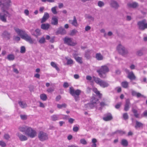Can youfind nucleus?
I'll list each match as a JSON object with an SVG mask.
<instances>
[{
    "label": "nucleus",
    "mask_w": 147,
    "mask_h": 147,
    "mask_svg": "<svg viewBox=\"0 0 147 147\" xmlns=\"http://www.w3.org/2000/svg\"><path fill=\"white\" fill-rule=\"evenodd\" d=\"M10 2V0H1V2L0 3V6L2 10V12L0 13V18L3 22H6L7 16H10L9 14L5 9L8 7Z\"/></svg>",
    "instance_id": "nucleus-1"
},
{
    "label": "nucleus",
    "mask_w": 147,
    "mask_h": 147,
    "mask_svg": "<svg viewBox=\"0 0 147 147\" xmlns=\"http://www.w3.org/2000/svg\"><path fill=\"white\" fill-rule=\"evenodd\" d=\"M99 105L101 107H103L105 105V104L103 102L99 103V101L98 99L93 97L91 98L90 102L85 105V107L88 109H91L95 107H97V106Z\"/></svg>",
    "instance_id": "nucleus-2"
},
{
    "label": "nucleus",
    "mask_w": 147,
    "mask_h": 147,
    "mask_svg": "<svg viewBox=\"0 0 147 147\" xmlns=\"http://www.w3.org/2000/svg\"><path fill=\"white\" fill-rule=\"evenodd\" d=\"M109 70L108 67L104 65L102 66L101 68L97 70L98 73L100 77L102 78H104L106 77V74L109 71Z\"/></svg>",
    "instance_id": "nucleus-3"
},
{
    "label": "nucleus",
    "mask_w": 147,
    "mask_h": 147,
    "mask_svg": "<svg viewBox=\"0 0 147 147\" xmlns=\"http://www.w3.org/2000/svg\"><path fill=\"white\" fill-rule=\"evenodd\" d=\"M25 134L28 137L31 138L35 137L37 134L36 131L30 127H28L26 131Z\"/></svg>",
    "instance_id": "nucleus-4"
},
{
    "label": "nucleus",
    "mask_w": 147,
    "mask_h": 147,
    "mask_svg": "<svg viewBox=\"0 0 147 147\" xmlns=\"http://www.w3.org/2000/svg\"><path fill=\"white\" fill-rule=\"evenodd\" d=\"M95 82L101 87L105 88L108 86L109 84L107 82L101 80L98 78H95L94 79Z\"/></svg>",
    "instance_id": "nucleus-5"
},
{
    "label": "nucleus",
    "mask_w": 147,
    "mask_h": 147,
    "mask_svg": "<svg viewBox=\"0 0 147 147\" xmlns=\"http://www.w3.org/2000/svg\"><path fill=\"white\" fill-rule=\"evenodd\" d=\"M118 52L123 56H125L128 53L127 50L121 44H119L117 47Z\"/></svg>",
    "instance_id": "nucleus-6"
},
{
    "label": "nucleus",
    "mask_w": 147,
    "mask_h": 147,
    "mask_svg": "<svg viewBox=\"0 0 147 147\" xmlns=\"http://www.w3.org/2000/svg\"><path fill=\"white\" fill-rule=\"evenodd\" d=\"M38 137L41 141H44L48 138V135L45 132L42 131H40L38 134Z\"/></svg>",
    "instance_id": "nucleus-7"
},
{
    "label": "nucleus",
    "mask_w": 147,
    "mask_h": 147,
    "mask_svg": "<svg viewBox=\"0 0 147 147\" xmlns=\"http://www.w3.org/2000/svg\"><path fill=\"white\" fill-rule=\"evenodd\" d=\"M138 25L140 30H144L147 28V22L145 20L138 22Z\"/></svg>",
    "instance_id": "nucleus-8"
},
{
    "label": "nucleus",
    "mask_w": 147,
    "mask_h": 147,
    "mask_svg": "<svg viewBox=\"0 0 147 147\" xmlns=\"http://www.w3.org/2000/svg\"><path fill=\"white\" fill-rule=\"evenodd\" d=\"M63 40L65 44L69 46H74L77 44L76 42H74L73 41V39L71 38L66 37Z\"/></svg>",
    "instance_id": "nucleus-9"
},
{
    "label": "nucleus",
    "mask_w": 147,
    "mask_h": 147,
    "mask_svg": "<svg viewBox=\"0 0 147 147\" xmlns=\"http://www.w3.org/2000/svg\"><path fill=\"white\" fill-rule=\"evenodd\" d=\"M22 38L28 42L30 44L35 43H34L35 40L34 39H32L31 37L27 34H25L22 37Z\"/></svg>",
    "instance_id": "nucleus-10"
},
{
    "label": "nucleus",
    "mask_w": 147,
    "mask_h": 147,
    "mask_svg": "<svg viewBox=\"0 0 147 147\" xmlns=\"http://www.w3.org/2000/svg\"><path fill=\"white\" fill-rule=\"evenodd\" d=\"M69 92L72 96L79 95L81 91L79 89L75 90L72 87H71L69 88Z\"/></svg>",
    "instance_id": "nucleus-11"
},
{
    "label": "nucleus",
    "mask_w": 147,
    "mask_h": 147,
    "mask_svg": "<svg viewBox=\"0 0 147 147\" xmlns=\"http://www.w3.org/2000/svg\"><path fill=\"white\" fill-rule=\"evenodd\" d=\"M61 115L64 117H63V119L66 118L67 117V116L66 115H54L51 116V119L52 121H55L59 119H61V118H60V117Z\"/></svg>",
    "instance_id": "nucleus-12"
},
{
    "label": "nucleus",
    "mask_w": 147,
    "mask_h": 147,
    "mask_svg": "<svg viewBox=\"0 0 147 147\" xmlns=\"http://www.w3.org/2000/svg\"><path fill=\"white\" fill-rule=\"evenodd\" d=\"M14 29L18 35L20 36L22 38V37L25 34L24 31L20 29L17 28H15Z\"/></svg>",
    "instance_id": "nucleus-13"
},
{
    "label": "nucleus",
    "mask_w": 147,
    "mask_h": 147,
    "mask_svg": "<svg viewBox=\"0 0 147 147\" xmlns=\"http://www.w3.org/2000/svg\"><path fill=\"white\" fill-rule=\"evenodd\" d=\"M125 71L128 74V78L131 80H135L136 79V77L132 71L129 72V71L128 69H126Z\"/></svg>",
    "instance_id": "nucleus-14"
},
{
    "label": "nucleus",
    "mask_w": 147,
    "mask_h": 147,
    "mask_svg": "<svg viewBox=\"0 0 147 147\" xmlns=\"http://www.w3.org/2000/svg\"><path fill=\"white\" fill-rule=\"evenodd\" d=\"M2 37L7 39H9L11 37V34L7 31H4L1 35Z\"/></svg>",
    "instance_id": "nucleus-15"
},
{
    "label": "nucleus",
    "mask_w": 147,
    "mask_h": 147,
    "mask_svg": "<svg viewBox=\"0 0 147 147\" xmlns=\"http://www.w3.org/2000/svg\"><path fill=\"white\" fill-rule=\"evenodd\" d=\"M20 140L22 141L27 140H28V137L26 136L23 135L20 133H18L16 134Z\"/></svg>",
    "instance_id": "nucleus-16"
},
{
    "label": "nucleus",
    "mask_w": 147,
    "mask_h": 147,
    "mask_svg": "<svg viewBox=\"0 0 147 147\" xmlns=\"http://www.w3.org/2000/svg\"><path fill=\"white\" fill-rule=\"evenodd\" d=\"M69 23L71 24L73 26L77 27L78 26V24L77 22V20L75 16L74 17L73 20H69Z\"/></svg>",
    "instance_id": "nucleus-17"
},
{
    "label": "nucleus",
    "mask_w": 147,
    "mask_h": 147,
    "mask_svg": "<svg viewBox=\"0 0 147 147\" xmlns=\"http://www.w3.org/2000/svg\"><path fill=\"white\" fill-rule=\"evenodd\" d=\"M130 102L129 99H127L126 100L125 104V105L124 110L125 111H128L129 108Z\"/></svg>",
    "instance_id": "nucleus-18"
},
{
    "label": "nucleus",
    "mask_w": 147,
    "mask_h": 147,
    "mask_svg": "<svg viewBox=\"0 0 147 147\" xmlns=\"http://www.w3.org/2000/svg\"><path fill=\"white\" fill-rule=\"evenodd\" d=\"M131 93L132 96H136L138 98H139L141 97H143L144 96L143 95H142L140 93L137 92L133 90H131Z\"/></svg>",
    "instance_id": "nucleus-19"
},
{
    "label": "nucleus",
    "mask_w": 147,
    "mask_h": 147,
    "mask_svg": "<svg viewBox=\"0 0 147 147\" xmlns=\"http://www.w3.org/2000/svg\"><path fill=\"white\" fill-rule=\"evenodd\" d=\"M50 26V25L49 24H41V28L43 30H47L49 28Z\"/></svg>",
    "instance_id": "nucleus-20"
},
{
    "label": "nucleus",
    "mask_w": 147,
    "mask_h": 147,
    "mask_svg": "<svg viewBox=\"0 0 147 147\" xmlns=\"http://www.w3.org/2000/svg\"><path fill=\"white\" fill-rule=\"evenodd\" d=\"M112 119V117L110 113H108L105 115V117H103V119L105 121H109Z\"/></svg>",
    "instance_id": "nucleus-21"
},
{
    "label": "nucleus",
    "mask_w": 147,
    "mask_h": 147,
    "mask_svg": "<svg viewBox=\"0 0 147 147\" xmlns=\"http://www.w3.org/2000/svg\"><path fill=\"white\" fill-rule=\"evenodd\" d=\"M49 17V14L47 13H45L42 18L41 22L42 23L45 22Z\"/></svg>",
    "instance_id": "nucleus-22"
},
{
    "label": "nucleus",
    "mask_w": 147,
    "mask_h": 147,
    "mask_svg": "<svg viewBox=\"0 0 147 147\" xmlns=\"http://www.w3.org/2000/svg\"><path fill=\"white\" fill-rule=\"evenodd\" d=\"M51 24L54 25H57L58 24V18L57 17L54 16L52 17Z\"/></svg>",
    "instance_id": "nucleus-23"
},
{
    "label": "nucleus",
    "mask_w": 147,
    "mask_h": 147,
    "mask_svg": "<svg viewBox=\"0 0 147 147\" xmlns=\"http://www.w3.org/2000/svg\"><path fill=\"white\" fill-rule=\"evenodd\" d=\"M138 5V3L136 2L129 3L127 4L129 7L134 8L136 7Z\"/></svg>",
    "instance_id": "nucleus-24"
},
{
    "label": "nucleus",
    "mask_w": 147,
    "mask_h": 147,
    "mask_svg": "<svg viewBox=\"0 0 147 147\" xmlns=\"http://www.w3.org/2000/svg\"><path fill=\"white\" fill-rule=\"evenodd\" d=\"M110 5L111 6L115 8H117L119 7L118 3L116 1H111Z\"/></svg>",
    "instance_id": "nucleus-25"
},
{
    "label": "nucleus",
    "mask_w": 147,
    "mask_h": 147,
    "mask_svg": "<svg viewBox=\"0 0 147 147\" xmlns=\"http://www.w3.org/2000/svg\"><path fill=\"white\" fill-rule=\"evenodd\" d=\"M28 127V126H21L19 127L18 129L20 131L25 133Z\"/></svg>",
    "instance_id": "nucleus-26"
},
{
    "label": "nucleus",
    "mask_w": 147,
    "mask_h": 147,
    "mask_svg": "<svg viewBox=\"0 0 147 147\" xmlns=\"http://www.w3.org/2000/svg\"><path fill=\"white\" fill-rule=\"evenodd\" d=\"M93 91L96 94V95L100 98H101L102 94H100L96 88H93Z\"/></svg>",
    "instance_id": "nucleus-27"
},
{
    "label": "nucleus",
    "mask_w": 147,
    "mask_h": 147,
    "mask_svg": "<svg viewBox=\"0 0 147 147\" xmlns=\"http://www.w3.org/2000/svg\"><path fill=\"white\" fill-rule=\"evenodd\" d=\"M92 51L91 50H88L86 52L85 56L86 58L88 59H89L90 58V55L92 53Z\"/></svg>",
    "instance_id": "nucleus-28"
},
{
    "label": "nucleus",
    "mask_w": 147,
    "mask_h": 147,
    "mask_svg": "<svg viewBox=\"0 0 147 147\" xmlns=\"http://www.w3.org/2000/svg\"><path fill=\"white\" fill-rule=\"evenodd\" d=\"M18 103L21 107L22 108H26L27 107V104L24 102L20 101L18 102Z\"/></svg>",
    "instance_id": "nucleus-29"
},
{
    "label": "nucleus",
    "mask_w": 147,
    "mask_h": 147,
    "mask_svg": "<svg viewBox=\"0 0 147 147\" xmlns=\"http://www.w3.org/2000/svg\"><path fill=\"white\" fill-rule=\"evenodd\" d=\"M96 57L98 60H101L103 59V56L100 53H97L96 54Z\"/></svg>",
    "instance_id": "nucleus-30"
},
{
    "label": "nucleus",
    "mask_w": 147,
    "mask_h": 147,
    "mask_svg": "<svg viewBox=\"0 0 147 147\" xmlns=\"http://www.w3.org/2000/svg\"><path fill=\"white\" fill-rule=\"evenodd\" d=\"M121 145L124 146H127L128 144L127 141L124 139L121 140Z\"/></svg>",
    "instance_id": "nucleus-31"
},
{
    "label": "nucleus",
    "mask_w": 147,
    "mask_h": 147,
    "mask_svg": "<svg viewBox=\"0 0 147 147\" xmlns=\"http://www.w3.org/2000/svg\"><path fill=\"white\" fill-rule=\"evenodd\" d=\"M51 65L52 67L55 68L57 71H59V68L57 67V64L55 63L51 62Z\"/></svg>",
    "instance_id": "nucleus-32"
},
{
    "label": "nucleus",
    "mask_w": 147,
    "mask_h": 147,
    "mask_svg": "<svg viewBox=\"0 0 147 147\" xmlns=\"http://www.w3.org/2000/svg\"><path fill=\"white\" fill-rule=\"evenodd\" d=\"M35 32L36 34H33V35L35 36H40L41 34L40 30L39 29H36L35 30Z\"/></svg>",
    "instance_id": "nucleus-33"
},
{
    "label": "nucleus",
    "mask_w": 147,
    "mask_h": 147,
    "mask_svg": "<svg viewBox=\"0 0 147 147\" xmlns=\"http://www.w3.org/2000/svg\"><path fill=\"white\" fill-rule=\"evenodd\" d=\"M7 59L10 61H12L14 59V56L13 55L9 54L8 55Z\"/></svg>",
    "instance_id": "nucleus-34"
},
{
    "label": "nucleus",
    "mask_w": 147,
    "mask_h": 147,
    "mask_svg": "<svg viewBox=\"0 0 147 147\" xmlns=\"http://www.w3.org/2000/svg\"><path fill=\"white\" fill-rule=\"evenodd\" d=\"M66 105L65 103H64L62 104H57V107L59 109H60L63 108H65L66 107Z\"/></svg>",
    "instance_id": "nucleus-35"
},
{
    "label": "nucleus",
    "mask_w": 147,
    "mask_h": 147,
    "mask_svg": "<svg viewBox=\"0 0 147 147\" xmlns=\"http://www.w3.org/2000/svg\"><path fill=\"white\" fill-rule=\"evenodd\" d=\"M40 97V99L43 100H46L47 99V95L45 94H41Z\"/></svg>",
    "instance_id": "nucleus-36"
},
{
    "label": "nucleus",
    "mask_w": 147,
    "mask_h": 147,
    "mask_svg": "<svg viewBox=\"0 0 147 147\" xmlns=\"http://www.w3.org/2000/svg\"><path fill=\"white\" fill-rule=\"evenodd\" d=\"M59 32L61 34H65L66 33V30L62 28H59Z\"/></svg>",
    "instance_id": "nucleus-37"
},
{
    "label": "nucleus",
    "mask_w": 147,
    "mask_h": 147,
    "mask_svg": "<svg viewBox=\"0 0 147 147\" xmlns=\"http://www.w3.org/2000/svg\"><path fill=\"white\" fill-rule=\"evenodd\" d=\"M57 7V6H55L51 8V11L52 13L54 14L57 13V12L56 11V9Z\"/></svg>",
    "instance_id": "nucleus-38"
},
{
    "label": "nucleus",
    "mask_w": 147,
    "mask_h": 147,
    "mask_svg": "<svg viewBox=\"0 0 147 147\" xmlns=\"http://www.w3.org/2000/svg\"><path fill=\"white\" fill-rule=\"evenodd\" d=\"M45 42V38L43 37H41L38 41L39 42L40 44L44 43Z\"/></svg>",
    "instance_id": "nucleus-39"
},
{
    "label": "nucleus",
    "mask_w": 147,
    "mask_h": 147,
    "mask_svg": "<svg viewBox=\"0 0 147 147\" xmlns=\"http://www.w3.org/2000/svg\"><path fill=\"white\" fill-rule=\"evenodd\" d=\"M65 59L67 61V64H71L73 63V61L71 59H68L67 57Z\"/></svg>",
    "instance_id": "nucleus-40"
},
{
    "label": "nucleus",
    "mask_w": 147,
    "mask_h": 147,
    "mask_svg": "<svg viewBox=\"0 0 147 147\" xmlns=\"http://www.w3.org/2000/svg\"><path fill=\"white\" fill-rule=\"evenodd\" d=\"M128 84V83L126 81L123 82L121 83V85L123 87L125 88H126L127 87Z\"/></svg>",
    "instance_id": "nucleus-41"
},
{
    "label": "nucleus",
    "mask_w": 147,
    "mask_h": 147,
    "mask_svg": "<svg viewBox=\"0 0 147 147\" xmlns=\"http://www.w3.org/2000/svg\"><path fill=\"white\" fill-rule=\"evenodd\" d=\"M143 125V124L141 123L138 122V121H136L135 127L137 128V127H142Z\"/></svg>",
    "instance_id": "nucleus-42"
},
{
    "label": "nucleus",
    "mask_w": 147,
    "mask_h": 147,
    "mask_svg": "<svg viewBox=\"0 0 147 147\" xmlns=\"http://www.w3.org/2000/svg\"><path fill=\"white\" fill-rule=\"evenodd\" d=\"M75 59L77 61L80 63H82V58L80 57H75Z\"/></svg>",
    "instance_id": "nucleus-43"
},
{
    "label": "nucleus",
    "mask_w": 147,
    "mask_h": 147,
    "mask_svg": "<svg viewBox=\"0 0 147 147\" xmlns=\"http://www.w3.org/2000/svg\"><path fill=\"white\" fill-rule=\"evenodd\" d=\"M0 146L2 147H5L6 146V144L3 141L0 140Z\"/></svg>",
    "instance_id": "nucleus-44"
},
{
    "label": "nucleus",
    "mask_w": 147,
    "mask_h": 147,
    "mask_svg": "<svg viewBox=\"0 0 147 147\" xmlns=\"http://www.w3.org/2000/svg\"><path fill=\"white\" fill-rule=\"evenodd\" d=\"M132 111L133 113H134V116L137 118H138L139 117V115L137 113V111L135 109H133L132 110Z\"/></svg>",
    "instance_id": "nucleus-45"
},
{
    "label": "nucleus",
    "mask_w": 147,
    "mask_h": 147,
    "mask_svg": "<svg viewBox=\"0 0 147 147\" xmlns=\"http://www.w3.org/2000/svg\"><path fill=\"white\" fill-rule=\"evenodd\" d=\"M80 142L81 143L84 145L86 144L87 142L86 140L84 139H82L80 140Z\"/></svg>",
    "instance_id": "nucleus-46"
},
{
    "label": "nucleus",
    "mask_w": 147,
    "mask_h": 147,
    "mask_svg": "<svg viewBox=\"0 0 147 147\" xmlns=\"http://www.w3.org/2000/svg\"><path fill=\"white\" fill-rule=\"evenodd\" d=\"M77 32V31L76 30H72L70 33V35L71 36L74 35L76 34Z\"/></svg>",
    "instance_id": "nucleus-47"
},
{
    "label": "nucleus",
    "mask_w": 147,
    "mask_h": 147,
    "mask_svg": "<svg viewBox=\"0 0 147 147\" xmlns=\"http://www.w3.org/2000/svg\"><path fill=\"white\" fill-rule=\"evenodd\" d=\"M98 5L99 7H101L104 6V3L102 1H99L98 2Z\"/></svg>",
    "instance_id": "nucleus-48"
},
{
    "label": "nucleus",
    "mask_w": 147,
    "mask_h": 147,
    "mask_svg": "<svg viewBox=\"0 0 147 147\" xmlns=\"http://www.w3.org/2000/svg\"><path fill=\"white\" fill-rule=\"evenodd\" d=\"M4 138L5 139L7 140L10 138V137L8 134H4Z\"/></svg>",
    "instance_id": "nucleus-49"
},
{
    "label": "nucleus",
    "mask_w": 147,
    "mask_h": 147,
    "mask_svg": "<svg viewBox=\"0 0 147 147\" xmlns=\"http://www.w3.org/2000/svg\"><path fill=\"white\" fill-rule=\"evenodd\" d=\"M26 51V49L24 46H22L20 48V52L21 53H24Z\"/></svg>",
    "instance_id": "nucleus-50"
},
{
    "label": "nucleus",
    "mask_w": 147,
    "mask_h": 147,
    "mask_svg": "<svg viewBox=\"0 0 147 147\" xmlns=\"http://www.w3.org/2000/svg\"><path fill=\"white\" fill-rule=\"evenodd\" d=\"M86 18L88 19L90 21H93L94 19V18L90 15H87L86 16Z\"/></svg>",
    "instance_id": "nucleus-51"
},
{
    "label": "nucleus",
    "mask_w": 147,
    "mask_h": 147,
    "mask_svg": "<svg viewBox=\"0 0 147 147\" xmlns=\"http://www.w3.org/2000/svg\"><path fill=\"white\" fill-rule=\"evenodd\" d=\"M123 117L124 119L126 120L128 119V116L127 113H125L123 114Z\"/></svg>",
    "instance_id": "nucleus-52"
},
{
    "label": "nucleus",
    "mask_w": 147,
    "mask_h": 147,
    "mask_svg": "<svg viewBox=\"0 0 147 147\" xmlns=\"http://www.w3.org/2000/svg\"><path fill=\"white\" fill-rule=\"evenodd\" d=\"M115 133L119 134L121 135H122L125 134V132L121 130H118L116 131Z\"/></svg>",
    "instance_id": "nucleus-53"
},
{
    "label": "nucleus",
    "mask_w": 147,
    "mask_h": 147,
    "mask_svg": "<svg viewBox=\"0 0 147 147\" xmlns=\"http://www.w3.org/2000/svg\"><path fill=\"white\" fill-rule=\"evenodd\" d=\"M20 117L22 120H24L26 119L27 118V116L25 115H20Z\"/></svg>",
    "instance_id": "nucleus-54"
},
{
    "label": "nucleus",
    "mask_w": 147,
    "mask_h": 147,
    "mask_svg": "<svg viewBox=\"0 0 147 147\" xmlns=\"http://www.w3.org/2000/svg\"><path fill=\"white\" fill-rule=\"evenodd\" d=\"M122 103L121 102H119L117 103L115 106V108L117 109H118L120 108L121 105Z\"/></svg>",
    "instance_id": "nucleus-55"
},
{
    "label": "nucleus",
    "mask_w": 147,
    "mask_h": 147,
    "mask_svg": "<svg viewBox=\"0 0 147 147\" xmlns=\"http://www.w3.org/2000/svg\"><path fill=\"white\" fill-rule=\"evenodd\" d=\"M41 1L42 2H48L50 3L54 2V0H41Z\"/></svg>",
    "instance_id": "nucleus-56"
},
{
    "label": "nucleus",
    "mask_w": 147,
    "mask_h": 147,
    "mask_svg": "<svg viewBox=\"0 0 147 147\" xmlns=\"http://www.w3.org/2000/svg\"><path fill=\"white\" fill-rule=\"evenodd\" d=\"M69 86L67 82H64L63 84V87L65 88H67Z\"/></svg>",
    "instance_id": "nucleus-57"
},
{
    "label": "nucleus",
    "mask_w": 147,
    "mask_h": 147,
    "mask_svg": "<svg viewBox=\"0 0 147 147\" xmlns=\"http://www.w3.org/2000/svg\"><path fill=\"white\" fill-rule=\"evenodd\" d=\"M79 129V128L77 126H75L73 127V130L74 131L77 132Z\"/></svg>",
    "instance_id": "nucleus-58"
},
{
    "label": "nucleus",
    "mask_w": 147,
    "mask_h": 147,
    "mask_svg": "<svg viewBox=\"0 0 147 147\" xmlns=\"http://www.w3.org/2000/svg\"><path fill=\"white\" fill-rule=\"evenodd\" d=\"M79 95L73 96L74 97V99L76 101H77L79 100Z\"/></svg>",
    "instance_id": "nucleus-59"
},
{
    "label": "nucleus",
    "mask_w": 147,
    "mask_h": 147,
    "mask_svg": "<svg viewBox=\"0 0 147 147\" xmlns=\"http://www.w3.org/2000/svg\"><path fill=\"white\" fill-rule=\"evenodd\" d=\"M54 90V89L53 88H50L47 90V91L49 92H50Z\"/></svg>",
    "instance_id": "nucleus-60"
},
{
    "label": "nucleus",
    "mask_w": 147,
    "mask_h": 147,
    "mask_svg": "<svg viewBox=\"0 0 147 147\" xmlns=\"http://www.w3.org/2000/svg\"><path fill=\"white\" fill-rule=\"evenodd\" d=\"M24 13L26 16H28L29 14V11L28 9H25L24 11Z\"/></svg>",
    "instance_id": "nucleus-61"
},
{
    "label": "nucleus",
    "mask_w": 147,
    "mask_h": 147,
    "mask_svg": "<svg viewBox=\"0 0 147 147\" xmlns=\"http://www.w3.org/2000/svg\"><path fill=\"white\" fill-rule=\"evenodd\" d=\"M91 29V27L88 26H86L85 27V30L86 31H88L89 30H90Z\"/></svg>",
    "instance_id": "nucleus-62"
},
{
    "label": "nucleus",
    "mask_w": 147,
    "mask_h": 147,
    "mask_svg": "<svg viewBox=\"0 0 147 147\" xmlns=\"http://www.w3.org/2000/svg\"><path fill=\"white\" fill-rule=\"evenodd\" d=\"M137 54L139 56H141L142 54V53L141 51H139L137 52Z\"/></svg>",
    "instance_id": "nucleus-63"
},
{
    "label": "nucleus",
    "mask_w": 147,
    "mask_h": 147,
    "mask_svg": "<svg viewBox=\"0 0 147 147\" xmlns=\"http://www.w3.org/2000/svg\"><path fill=\"white\" fill-rule=\"evenodd\" d=\"M144 116L147 117V110L145 111L143 114Z\"/></svg>",
    "instance_id": "nucleus-64"
}]
</instances>
